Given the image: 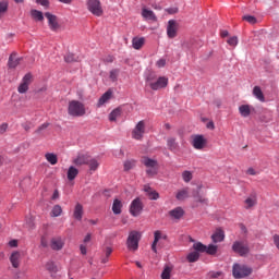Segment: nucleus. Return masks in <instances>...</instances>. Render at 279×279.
Instances as JSON below:
<instances>
[{
	"label": "nucleus",
	"mask_w": 279,
	"mask_h": 279,
	"mask_svg": "<svg viewBox=\"0 0 279 279\" xmlns=\"http://www.w3.org/2000/svg\"><path fill=\"white\" fill-rule=\"evenodd\" d=\"M168 216L174 221H180V219L184 217V209L182 207H175L174 209L168 211Z\"/></svg>",
	"instance_id": "16"
},
{
	"label": "nucleus",
	"mask_w": 279,
	"mask_h": 279,
	"mask_svg": "<svg viewBox=\"0 0 279 279\" xmlns=\"http://www.w3.org/2000/svg\"><path fill=\"white\" fill-rule=\"evenodd\" d=\"M36 3L43 5V8H49V0H36Z\"/></svg>",
	"instance_id": "51"
},
{
	"label": "nucleus",
	"mask_w": 279,
	"mask_h": 279,
	"mask_svg": "<svg viewBox=\"0 0 279 279\" xmlns=\"http://www.w3.org/2000/svg\"><path fill=\"white\" fill-rule=\"evenodd\" d=\"M196 202H198L199 204H205V205H208V198H204L202 196H198L196 198Z\"/></svg>",
	"instance_id": "53"
},
{
	"label": "nucleus",
	"mask_w": 279,
	"mask_h": 279,
	"mask_svg": "<svg viewBox=\"0 0 279 279\" xmlns=\"http://www.w3.org/2000/svg\"><path fill=\"white\" fill-rule=\"evenodd\" d=\"M121 73V70L113 69L109 72V78L111 82H117L119 80V74Z\"/></svg>",
	"instance_id": "39"
},
{
	"label": "nucleus",
	"mask_w": 279,
	"mask_h": 279,
	"mask_svg": "<svg viewBox=\"0 0 279 279\" xmlns=\"http://www.w3.org/2000/svg\"><path fill=\"white\" fill-rule=\"evenodd\" d=\"M80 251H81V254H83V256H86L87 250H86V246L84 244L80 245Z\"/></svg>",
	"instance_id": "59"
},
{
	"label": "nucleus",
	"mask_w": 279,
	"mask_h": 279,
	"mask_svg": "<svg viewBox=\"0 0 279 279\" xmlns=\"http://www.w3.org/2000/svg\"><path fill=\"white\" fill-rule=\"evenodd\" d=\"M78 173H80V170H77V168L71 166L68 169V180H70V181L75 180V178H77Z\"/></svg>",
	"instance_id": "33"
},
{
	"label": "nucleus",
	"mask_w": 279,
	"mask_h": 279,
	"mask_svg": "<svg viewBox=\"0 0 279 279\" xmlns=\"http://www.w3.org/2000/svg\"><path fill=\"white\" fill-rule=\"evenodd\" d=\"M193 250H195L194 252L197 253H204L206 252V245H204L202 242H196L193 244Z\"/></svg>",
	"instance_id": "41"
},
{
	"label": "nucleus",
	"mask_w": 279,
	"mask_h": 279,
	"mask_svg": "<svg viewBox=\"0 0 279 279\" xmlns=\"http://www.w3.org/2000/svg\"><path fill=\"white\" fill-rule=\"evenodd\" d=\"M166 64H167V60H165V59H159V60L156 62V66H157L158 69L165 68Z\"/></svg>",
	"instance_id": "48"
},
{
	"label": "nucleus",
	"mask_w": 279,
	"mask_h": 279,
	"mask_svg": "<svg viewBox=\"0 0 279 279\" xmlns=\"http://www.w3.org/2000/svg\"><path fill=\"white\" fill-rule=\"evenodd\" d=\"M226 239V233L221 229H217L211 235V241L215 243H221Z\"/></svg>",
	"instance_id": "26"
},
{
	"label": "nucleus",
	"mask_w": 279,
	"mask_h": 279,
	"mask_svg": "<svg viewBox=\"0 0 279 279\" xmlns=\"http://www.w3.org/2000/svg\"><path fill=\"white\" fill-rule=\"evenodd\" d=\"M110 254H112V247L107 246V247L105 248V256H106L107 258H110Z\"/></svg>",
	"instance_id": "55"
},
{
	"label": "nucleus",
	"mask_w": 279,
	"mask_h": 279,
	"mask_svg": "<svg viewBox=\"0 0 279 279\" xmlns=\"http://www.w3.org/2000/svg\"><path fill=\"white\" fill-rule=\"evenodd\" d=\"M26 227L28 228V230H34V219L33 218H29L26 221Z\"/></svg>",
	"instance_id": "52"
},
{
	"label": "nucleus",
	"mask_w": 279,
	"mask_h": 279,
	"mask_svg": "<svg viewBox=\"0 0 279 279\" xmlns=\"http://www.w3.org/2000/svg\"><path fill=\"white\" fill-rule=\"evenodd\" d=\"M141 241V232L138 231H131L129 233L128 240H126V245L128 248L131 252H136L138 250V242Z\"/></svg>",
	"instance_id": "4"
},
{
	"label": "nucleus",
	"mask_w": 279,
	"mask_h": 279,
	"mask_svg": "<svg viewBox=\"0 0 279 279\" xmlns=\"http://www.w3.org/2000/svg\"><path fill=\"white\" fill-rule=\"evenodd\" d=\"M60 215H62V206L54 205L50 213V217H60Z\"/></svg>",
	"instance_id": "40"
},
{
	"label": "nucleus",
	"mask_w": 279,
	"mask_h": 279,
	"mask_svg": "<svg viewBox=\"0 0 279 279\" xmlns=\"http://www.w3.org/2000/svg\"><path fill=\"white\" fill-rule=\"evenodd\" d=\"M121 117V108L113 109L109 114V121H117Z\"/></svg>",
	"instance_id": "38"
},
{
	"label": "nucleus",
	"mask_w": 279,
	"mask_h": 279,
	"mask_svg": "<svg viewBox=\"0 0 279 279\" xmlns=\"http://www.w3.org/2000/svg\"><path fill=\"white\" fill-rule=\"evenodd\" d=\"M5 132H8V123L0 125V134H5Z\"/></svg>",
	"instance_id": "54"
},
{
	"label": "nucleus",
	"mask_w": 279,
	"mask_h": 279,
	"mask_svg": "<svg viewBox=\"0 0 279 279\" xmlns=\"http://www.w3.org/2000/svg\"><path fill=\"white\" fill-rule=\"evenodd\" d=\"M10 7V2L8 0L0 1V19L8 12V8Z\"/></svg>",
	"instance_id": "37"
},
{
	"label": "nucleus",
	"mask_w": 279,
	"mask_h": 279,
	"mask_svg": "<svg viewBox=\"0 0 279 279\" xmlns=\"http://www.w3.org/2000/svg\"><path fill=\"white\" fill-rule=\"evenodd\" d=\"M167 147L170 151H178V149H180V144L178 143V138L173 136L168 137Z\"/></svg>",
	"instance_id": "20"
},
{
	"label": "nucleus",
	"mask_w": 279,
	"mask_h": 279,
	"mask_svg": "<svg viewBox=\"0 0 279 279\" xmlns=\"http://www.w3.org/2000/svg\"><path fill=\"white\" fill-rule=\"evenodd\" d=\"M228 45H230V47H236V45H239V37L233 36L231 38H229L227 40Z\"/></svg>",
	"instance_id": "46"
},
{
	"label": "nucleus",
	"mask_w": 279,
	"mask_h": 279,
	"mask_svg": "<svg viewBox=\"0 0 279 279\" xmlns=\"http://www.w3.org/2000/svg\"><path fill=\"white\" fill-rule=\"evenodd\" d=\"M141 162L146 168V174L149 178H154V175H158V169H159L158 160L144 156L142 157Z\"/></svg>",
	"instance_id": "2"
},
{
	"label": "nucleus",
	"mask_w": 279,
	"mask_h": 279,
	"mask_svg": "<svg viewBox=\"0 0 279 279\" xmlns=\"http://www.w3.org/2000/svg\"><path fill=\"white\" fill-rule=\"evenodd\" d=\"M180 25L175 20H169L168 21V26H167V36L170 39H173L178 36V29Z\"/></svg>",
	"instance_id": "10"
},
{
	"label": "nucleus",
	"mask_w": 279,
	"mask_h": 279,
	"mask_svg": "<svg viewBox=\"0 0 279 279\" xmlns=\"http://www.w3.org/2000/svg\"><path fill=\"white\" fill-rule=\"evenodd\" d=\"M10 247H19V241L17 240H11L9 242Z\"/></svg>",
	"instance_id": "57"
},
{
	"label": "nucleus",
	"mask_w": 279,
	"mask_h": 279,
	"mask_svg": "<svg viewBox=\"0 0 279 279\" xmlns=\"http://www.w3.org/2000/svg\"><path fill=\"white\" fill-rule=\"evenodd\" d=\"M239 112L241 117L247 118L250 114H252V110L250 109L248 105H242L239 107Z\"/></svg>",
	"instance_id": "32"
},
{
	"label": "nucleus",
	"mask_w": 279,
	"mask_h": 279,
	"mask_svg": "<svg viewBox=\"0 0 279 279\" xmlns=\"http://www.w3.org/2000/svg\"><path fill=\"white\" fill-rule=\"evenodd\" d=\"M68 114L70 117H84L86 114V106L80 100H71L68 105Z\"/></svg>",
	"instance_id": "1"
},
{
	"label": "nucleus",
	"mask_w": 279,
	"mask_h": 279,
	"mask_svg": "<svg viewBox=\"0 0 279 279\" xmlns=\"http://www.w3.org/2000/svg\"><path fill=\"white\" fill-rule=\"evenodd\" d=\"M144 191L149 199L156 201L160 198V194L154 189H151L149 185H145Z\"/></svg>",
	"instance_id": "23"
},
{
	"label": "nucleus",
	"mask_w": 279,
	"mask_h": 279,
	"mask_svg": "<svg viewBox=\"0 0 279 279\" xmlns=\"http://www.w3.org/2000/svg\"><path fill=\"white\" fill-rule=\"evenodd\" d=\"M45 158L48 162H50L51 165H58V155L53 154V153H47L45 155Z\"/></svg>",
	"instance_id": "35"
},
{
	"label": "nucleus",
	"mask_w": 279,
	"mask_h": 279,
	"mask_svg": "<svg viewBox=\"0 0 279 279\" xmlns=\"http://www.w3.org/2000/svg\"><path fill=\"white\" fill-rule=\"evenodd\" d=\"M22 128L25 130V132H29V130H31V126L27 123L22 124Z\"/></svg>",
	"instance_id": "62"
},
{
	"label": "nucleus",
	"mask_w": 279,
	"mask_h": 279,
	"mask_svg": "<svg viewBox=\"0 0 279 279\" xmlns=\"http://www.w3.org/2000/svg\"><path fill=\"white\" fill-rule=\"evenodd\" d=\"M46 269H48V271H56V266L53 263H48Z\"/></svg>",
	"instance_id": "56"
},
{
	"label": "nucleus",
	"mask_w": 279,
	"mask_h": 279,
	"mask_svg": "<svg viewBox=\"0 0 279 279\" xmlns=\"http://www.w3.org/2000/svg\"><path fill=\"white\" fill-rule=\"evenodd\" d=\"M161 279H171V268L166 267L161 274Z\"/></svg>",
	"instance_id": "45"
},
{
	"label": "nucleus",
	"mask_w": 279,
	"mask_h": 279,
	"mask_svg": "<svg viewBox=\"0 0 279 279\" xmlns=\"http://www.w3.org/2000/svg\"><path fill=\"white\" fill-rule=\"evenodd\" d=\"M47 240L45 238L41 239V247H47Z\"/></svg>",
	"instance_id": "63"
},
{
	"label": "nucleus",
	"mask_w": 279,
	"mask_h": 279,
	"mask_svg": "<svg viewBox=\"0 0 279 279\" xmlns=\"http://www.w3.org/2000/svg\"><path fill=\"white\" fill-rule=\"evenodd\" d=\"M47 128H49V123H44L40 126H38V129L35 131V134H43V132H45V130H47Z\"/></svg>",
	"instance_id": "47"
},
{
	"label": "nucleus",
	"mask_w": 279,
	"mask_h": 279,
	"mask_svg": "<svg viewBox=\"0 0 279 279\" xmlns=\"http://www.w3.org/2000/svg\"><path fill=\"white\" fill-rule=\"evenodd\" d=\"M145 135V121H140L132 131V138L142 141Z\"/></svg>",
	"instance_id": "9"
},
{
	"label": "nucleus",
	"mask_w": 279,
	"mask_h": 279,
	"mask_svg": "<svg viewBox=\"0 0 279 279\" xmlns=\"http://www.w3.org/2000/svg\"><path fill=\"white\" fill-rule=\"evenodd\" d=\"M121 208H123V203L119 198H116L112 205L113 215H121Z\"/></svg>",
	"instance_id": "30"
},
{
	"label": "nucleus",
	"mask_w": 279,
	"mask_h": 279,
	"mask_svg": "<svg viewBox=\"0 0 279 279\" xmlns=\"http://www.w3.org/2000/svg\"><path fill=\"white\" fill-rule=\"evenodd\" d=\"M21 60H23V58L17 57L16 52H12L8 61L9 69H16V66L21 64Z\"/></svg>",
	"instance_id": "18"
},
{
	"label": "nucleus",
	"mask_w": 279,
	"mask_h": 279,
	"mask_svg": "<svg viewBox=\"0 0 279 279\" xmlns=\"http://www.w3.org/2000/svg\"><path fill=\"white\" fill-rule=\"evenodd\" d=\"M206 254H209L210 256H215V254H217V245L215 244H209L208 246H206Z\"/></svg>",
	"instance_id": "43"
},
{
	"label": "nucleus",
	"mask_w": 279,
	"mask_h": 279,
	"mask_svg": "<svg viewBox=\"0 0 279 279\" xmlns=\"http://www.w3.org/2000/svg\"><path fill=\"white\" fill-rule=\"evenodd\" d=\"M33 80H34V76L32 75V73L25 74L24 77L22 78L21 84L17 87V92L21 95H25V93L29 90V84H32Z\"/></svg>",
	"instance_id": "8"
},
{
	"label": "nucleus",
	"mask_w": 279,
	"mask_h": 279,
	"mask_svg": "<svg viewBox=\"0 0 279 279\" xmlns=\"http://www.w3.org/2000/svg\"><path fill=\"white\" fill-rule=\"evenodd\" d=\"M136 167L135 160H126L124 161V171H130V169H134Z\"/></svg>",
	"instance_id": "44"
},
{
	"label": "nucleus",
	"mask_w": 279,
	"mask_h": 279,
	"mask_svg": "<svg viewBox=\"0 0 279 279\" xmlns=\"http://www.w3.org/2000/svg\"><path fill=\"white\" fill-rule=\"evenodd\" d=\"M142 16H143V19H146V21H154V23H156V21H158L156 13H154V11H151L147 8L142 9Z\"/></svg>",
	"instance_id": "21"
},
{
	"label": "nucleus",
	"mask_w": 279,
	"mask_h": 279,
	"mask_svg": "<svg viewBox=\"0 0 279 279\" xmlns=\"http://www.w3.org/2000/svg\"><path fill=\"white\" fill-rule=\"evenodd\" d=\"M160 239H167V235L162 236V232L160 230H157L154 232V242L151 244V250L153 252H155V254H158V250L156 248V245H158V241H160Z\"/></svg>",
	"instance_id": "22"
},
{
	"label": "nucleus",
	"mask_w": 279,
	"mask_h": 279,
	"mask_svg": "<svg viewBox=\"0 0 279 279\" xmlns=\"http://www.w3.org/2000/svg\"><path fill=\"white\" fill-rule=\"evenodd\" d=\"M90 159V156L87 154H78L76 158L73 160V165L76 167H82L84 165H88V160Z\"/></svg>",
	"instance_id": "17"
},
{
	"label": "nucleus",
	"mask_w": 279,
	"mask_h": 279,
	"mask_svg": "<svg viewBox=\"0 0 279 279\" xmlns=\"http://www.w3.org/2000/svg\"><path fill=\"white\" fill-rule=\"evenodd\" d=\"M232 251L239 256H247L250 254V244L245 241H235L232 244Z\"/></svg>",
	"instance_id": "6"
},
{
	"label": "nucleus",
	"mask_w": 279,
	"mask_h": 279,
	"mask_svg": "<svg viewBox=\"0 0 279 279\" xmlns=\"http://www.w3.org/2000/svg\"><path fill=\"white\" fill-rule=\"evenodd\" d=\"M257 204H258V196L256 195V193H253L245 198L244 208L245 210H252V208H254V206H256Z\"/></svg>",
	"instance_id": "14"
},
{
	"label": "nucleus",
	"mask_w": 279,
	"mask_h": 279,
	"mask_svg": "<svg viewBox=\"0 0 279 279\" xmlns=\"http://www.w3.org/2000/svg\"><path fill=\"white\" fill-rule=\"evenodd\" d=\"M186 260L190 263H197L199 260V253L197 251H193L186 256Z\"/></svg>",
	"instance_id": "34"
},
{
	"label": "nucleus",
	"mask_w": 279,
	"mask_h": 279,
	"mask_svg": "<svg viewBox=\"0 0 279 279\" xmlns=\"http://www.w3.org/2000/svg\"><path fill=\"white\" fill-rule=\"evenodd\" d=\"M87 9L94 14V16H102L104 14L101 1L99 0H87Z\"/></svg>",
	"instance_id": "7"
},
{
	"label": "nucleus",
	"mask_w": 279,
	"mask_h": 279,
	"mask_svg": "<svg viewBox=\"0 0 279 279\" xmlns=\"http://www.w3.org/2000/svg\"><path fill=\"white\" fill-rule=\"evenodd\" d=\"M87 166L89 167L90 173H95V171L99 169V161L95 158L89 157Z\"/></svg>",
	"instance_id": "28"
},
{
	"label": "nucleus",
	"mask_w": 279,
	"mask_h": 279,
	"mask_svg": "<svg viewBox=\"0 0 279 279\" xmlns=\"http://www.w3.org/2000/svg\"><path fill=\"white\" fill-rule=\"evenodd\" d=\"M207 143H208V141L204 138V135L192 136V145H193L194 149L202 150V149H204V147H206Z\"/></svg>",
	"instance_id": "12"
},
{
	"label": "nucleus",
	"mask_w": 279,
	"mask_h": 279,
	"mask_svg": "<svg viewBox=\"0 0 279 279\" xmlns=\"http://www.w3.org/2000/svg\"><path fill=\"white\" fill-rule=\"evenodd\" d=\"M207 129L208 130H215V122L210 121L207 123Z\"/></svg>",
	"instance_id": "61"
},
{
	"label": "nucleus",
	"mask_w": 279,
	"mask_h": 279,
	"mask_svg": "<svg viewBox=\"0 0 279 279\" xmlns=\"http://www.w3.org/2000/svg\"><path fill=\"white\" fill-rule=\"evenodd\" d=\"M60 197V192H58V190H56L52 194L51 199H58Z\"/></svg>",
	"instance_id": "60"
},
{
	"label": "nucleus",
	"mask_w": 279,
	"mask_h": 279,
	"mask_svg": "<svg viewBox=\"0 0 279 279\" xmlns=\"http://www.w3.org/2000/svg\"><path fill=\"white\" fill-rule=\"evenodd\" d=\"M50 247L54 252H60L64 247V240L61 236H54L50 240Z\"/></svg>",
	"instance_id": "15"
},
{
	"label": "nucleus",
	"mask_w": 279,
	"mask_h": 279,
	"mask_svg": "<svg viewBox=\"0 0 279 279\" xmlns=\"http://www.w3.org/2000/svg\"><path fill=\"white\" fill-rule=\"evenodd\" d=\"M256 170L254 169V168H248L247 170H246V174L247 175H256Z\"/></svg>",
	"instance_id": "58"
},
{
	"label": "nucleus",
	"mask_w": 279,
	"mask_h": 279,
	"mask_svg": "<svg viewBox=\"0 0 279 279\" xmlns=\"http://www.w3.org/2000/svg\"><path fill=\"white\" fill-rule=\"evenodd\" d=\"M130 213L133 217H138V215L143 213V203L141 202V198H135L132 201Z\"/></svg>",
	"instance_id": "11"
},
{
	"label": "nucleus",
	"mask_w": 279,
	"mask_h": 279,
	"mask_svg": "<svg viewBox=\"0 0 279 279\" xmlns=\"http://www.w3.org/2000/svg\"><path fill=\"white\" fill-rule=\"evenodd\" d=\"M9 259L14 269H19V267H21V252H13Z\"/></svg>",
	"instance_id": "19"
},
{
	"label": "nucleus",
	"mask_w": 279,
	"mask_h": 279,
	"mask_svg": "<svg viewBox=\"0 0 279 279\" xmlns=\"http://www.w3.org/2000/svg\"><path fill=\"white\" fill-rule=\"evenodd\" d=\"M244 21H247V23H251L252 25H254V23H256V17L252 16V15H245Z\"/></svg>",
	"instance_id": "49"
},
{
	"label": "nucleus",
	"mask_w": 279,
	"mask_h": 279,
	"mask_svg": "<svg viewBox=\"0 0 279 279\" xmlns=\"http://www.w3.org/2000/svg\"><path fill=\"white\" fill-rule=\"evenodd\" d=\"M179 202H184V199L189 198V187H184L179 190L175 195Z\"/></svg>",
	"instance_id": "29"
},
{
	"label": "nucleus",
	"mask_w": 279,
	"mask_h": 279,
	"mask_svg": "<svg viewBox=\"0 0 279 279\" xmlns=\"http://www.w3.org/2000/svg\"><path fill=\"white\" fill-rule=\"evenodd\" d=\"M253 95L258 99V101L265 102V94H263V89L259 86H255L253 88Z\"/></svg>",
	"instance_id": "31"
},
{
	"label": "nucleus",
	"mask_w": 279,
	"mask_h": 279,
	"mask_svg": "<svg viewBox=\"0 0 279 279\" xmlns=\"http://www.w3.org/2000/svg\"><path fill=\"white\" fill-rule=\"evenodd\" d=\"M143 45H145V37H134L132 39L133 49H136V50L143 49Z\"/></svg>",
	"instance_id": "27"
},
{
	"label": "nucleus",
	"mask_w": 279,
	"mask_h": 279,
	"mask_svg": "<svg viewBox=\"0 0 279 279\" xmlns=\"http://www.w3.org/2000/svg\"><path fill=\"white\" fill-rule=\"evenodd\" d=\"M31 15L35 21H45V15H43V12L36 9L31 11Z\"/></svg>",
	"instance_id": "36"
},
{
	"label": "nucleus",
	"mask_w": 279,
	"mask_h": 279,
	"mask_svg": "<svg viewBox=\"0 0 279 279\" xmlns=\"http://www.w3.org/2000/svg\"><path fill=\"white\" fill-rule=\"evenodd\" d=\"M73 217L76 221H82V217H84V206L82 204L77 203L75 205Z\"/></svg>",
	"instance_id": "25"
},
{
	"label": "nucleus",
	"mask_w": 279,
	"mask_h": 279,
	"mask_svg": "<svg viewBox=\"0 0 279 279\" xmlns=\"http://www.w3.org/2000/svg\"><path fill=\"white\" fill-rule=\"evenodd\" d=\"M45 16L48 20V25L51 32H58V29L60 28V23H58V16L49 12H46Z\"/></svg>",
	"instance_id": "13"
},
{
	"label": "nucleus",
	"mask_w": 279,
	"mask_h": 279,
	"mask_svg": "<svg viewBox=\"0 0 279 279\" xmlns=\"http://www.w3.org/2000/svg\"><path fill=\"white\" fill-rule=\"evenodd\" d=\"M64 60H65V62H75V54H73V53H68V54L64 57Z\"/></svg>",
	"instance_id": "50"
},
{
	"label": "nucleus",
	"mask_w": 279,
	"mask_h": 279,
	"mask_svg": "<svg viewBox=\"0 0 279 279\" xmlns=\"http://www.w3.org/2000/svg\"><path fill=\"white\" fill-rule=\"evenodd\" d=\"M182 180L186 183L191 182L193 180V172L185 170L182 172Z\"/></svg>",
	"instance_id": "42"
},
{
	"label": "nucleus",
	"mask_w": 279,
	"mask_h": 279,
	"mask_svg": "<svg viewBox=\"0 0 279 279\" xmlns=\"http://www.w3.org/2000/svg\"><path fill=\"white\" fill-rule=\"evenodd\" d=\"M110 99H112V90L109 89L99 98L97 108H101V106H104V104H108Z\"/></svg>",
	"instance_id": "24"
},
{
	"label": "nucleus",
	"mask_w": 279,
	"mask_h": 279,
	"mask_svg": "<svg viewBox=\"0 0 279 279\" xmlns=\"http://www.w3.org/2000/svg\"><path fill=\"white\" fill-rule=\"evenodd\" d=\"M90 241V233H88L85 238H84V243H88Z\"/></svg>",
	"instance_id": "64"
},
{
	"label": "nucleus",
	"mask_w": 279,
	"mask_h": 279,
	"mask_svg": "<svg viewBox=\"0 0 279 279\" xmlns=\"http://www.w3.org/2000/svg\"><path fill=\"white\" fill-rule=\"evenodd\" d=\"M233 277L235 278H247L252 274V268L241 265V264H234L232 268Z\"/></svg>",
	"instance_id": "5"
},
{
	"label": "nucleus",
	"mask_w": 279,
	"mask_h": 279,
	"mask_svg": "<svg viewBox=\"0 0 279 279\" xmlns=\"http://www.w3.org/2000/svg\"><path fill=\"white\" fill-rule=\"evenodd\" d=\"M146 82L151 90H160V88H167L169 78L161 76L157 81H154V77L148 76Z\"/></svg>",
	"instance_id": "3"
}]
</instances>
